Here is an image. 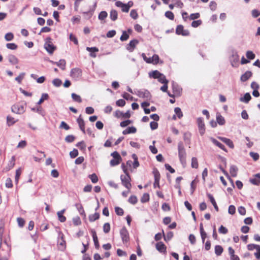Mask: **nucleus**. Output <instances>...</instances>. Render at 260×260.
<instances>
[{"instance_id":"obj_1","label":"nucleus","mask_w":260,"mask_h":260,"mask_svg":"<svg viewBox=\"0 0 260 260\" xmlns=\"http://www.w3.org/2000/svg\"><path fill=\"white\" fill-rule=\"evenodd\" d=\"M178 150L180 162L183 167H185L186 165V153L183 144L181 141L178 143Z\"/></svg>"},{"instance_id":"obj_2","label":"nucleus","mask_w":260,"mask_h":260,"mask_svg":"<svg viewBox=\"0 0 260 260\" xmlns=\"http://www.w3.org/2000/svg\"><path fill=\"white\" fill-rule=\"evenodd\" d=\"M44 48L49 54H52L57 47L52 43V39L48 37L45 40Z\"/></svg>"},{"instance_id":"obj_3","label":"nucleus","mask_w":260,"mask_h":260,"mask_svg":"<svg viewBox=\"0 0 260 260\" xmlns=\"http://www.w3.org/2000/svg\"><path fill=\"white\" fill-rule=\"evenodd\" d=\"M26 105V103H17L12 106L11 110L15 113L21 114L25 111V107Z\"/></svg>"},{"instance_id":"obj_4","label":"nucleus","mask_w":260,"mask_h":260,"mask_svg":"<svg viewBox=\"0 0 260 260\" xmlns=\"http://www.w3.org/2000/svg\"><path fill=\"white\" fill-rule=\"evenodd\" d=\"M57 246L58 249L61 251H63L66 248V242L64 239V235L61 232L58 233Z\"/></svg>"},{"instance_id":"obj_5","label":"nucleus","mask_w":260,"mask_h":260,"mask_svg":"<svg viewBox=\"0 0 260 260\" xmlns=\"http://www.w3.org/2000/svg\"><path fill=\"white\" fill-rule=\"evenodd\" d=\"M122 184L128 190H130L132 187L131 183V178L129 174H126L125 175H121L120 176Z\"/></svg>"},{"instance_id":"obj_6","label":"nucleus","mask_w":260,"mask_h":260,"mask_svg":"<svg viewBox=\"0 0 260 260\" xmlns=\"http://www.w3.org/2000/svg\"><path fill=\"white\" fill-rule=\"evenodd\" d=\"M120 235L123 244H126L129 241V235L125 226L121 228L120 231Z\"/></svg>"},{"instance_id":"obj_7","label":"nucleus","mask_w":260,"mask_h":260,"mask_svg":"<svg viewBox=\"0 0 260 260\" xmlns=\"http://www.w3.org/2000/svg\"><path fill=\"white\" fill-rule=\"evenodd\" d=\"M82 70L78 68H73L70 72L71 77L75 80H78L82 76Z\"/></svg>"},{"instance_id":"obj_8","label":"nucleus","mask_w":260,"mask_h":260,"mask_svg":"<svg viewBox=\"0 0 260 260\" xmlns=\"http://www.w3.org/2000/svg\"><path fill=\"white\" fill-rule=\"evenodd\" d=\"M231 65L233 67H237L239 60V56L237 52L235 51H232V54L230 57Z\"/></svg>"},{"instance_id":"obj_9","label":"nucleus","mask_w":260,"mask_h":260,"mask_svg":"<svg viewBox=\"0 0 260 260\" xmlns=\"http://www.w3.org/2000/svg\"><path fill=\"white\" fill-rule=\"evenodd\" d=\"M136 94L141 98L150 99L151 95L150 92L147 89L138 90Z\"/></svg>"},{"instance_id":"obj_10","label":"nucleus","mask_w":260,"mask_h":260,"mask_svg":"<svg viewBox=\"0 0 260 260\" xmlns=\"http://www.w3.org/2000/svg\"><path fill=\"white\" fill-rule=\"evenodd\" d=\"M176 33L178 35L183 36H188L190 35L189 31L187 29H184L183 26L181 24L177 26Z\"/></svg>"},{"instance_id":"obj_11","label":"nucleus","mask_w":260,"mask_h":260,"mask_svg":"<svg viewBox=\"0 0 260 260\" xmlns=\"http://www.w3.org/2000/svg\"><path fill=\"white\" fill-rule=\"evenodd\" d=\"M197 123L199 133L201 136H203L205 132V124L203 121V118L202 117L198 118L197 119Z\"/></svg>"},{"instance_id":"obj_12","label":"nucleus","mask_w":260,"mask_h":260,"mask_svg":"<svg viewBox=\"0 0 260 260\" xmlns=\"http://www.w3.org/2000/svg\"><path fill=\"white\" fill-rule=\"evenodd\" d=\"M139 41L137 39H133L131 40L129 43L126 45V49L129 52H133L135 49L136 45H138Z\"/></svg>"},{"instance_id":"obj_13","label":"nucleus","mask_w":260,"mask_h":260,"mask_svg":"<svg viewBox=\"0 0 260 260\" xmlns=\"http://www.w3.org/2000/svg\"><path fill=\"white\" fill-rule=\"evenodd\" d=\"M114 116L118 118L121 117L125 118H129L131 117V114L129 110H128L125 113H123L119 110H116L114 113Z\"/></svg>"},{"instance_id":"obj_14","label":"nucleus","mask_w":260,"mask_h":260,"mask_svg":"<svg viewBox=\"0 0 260 260\" xmlns=\"http://www.w3.org/2000/svg\"><path fill=\"white\" fill-rule=\"evenodd\" d=\"M156 248L161 253H166L167 252V247L162 242H158L156 244Z\"/></svg>"},{"instance_id":"obj_15","label":"nucleus","mask_w":260,"mask_h":260,"mask_svg":"<svg viewBox=\"0 0 260 260\" xmlns=\"http://www.w3.org/2000/svg\"><path fill=\"white\" fill-rule=\"evenodd\" d=\"M172 88L174 93L176 95H179L182 91V88L174 81L172 82Z\"/></svg>"},{"instance_id":"obj_16","label":"nucleus","mask_w":260,"mask_h":260,"mask_svg":"<svg viewBox=\"0 0 260 260\" xmlns=\"http://www.w3.org/2000/svg\"><path fill=\"white\" fill-rule=\"evenodd\" d=\"M218 138L222 142L226 144L230 148L233 149L234 148V145L233 142L230 139L222 137H218Z\"/></svg>"},{"instance_id":"obj_17","label":"nucleus","mask_w":260,"mask_h":260,"mask_svg":"<svg viewBox=\"0 0 260 260\" xmlns=\"http://www.w3.org/2000/svg\"><path fill=\"white\" fill-rule=\"evenodd\" d=\"M77 121L79 125L80 129L82 131L83 134H85V122L83 119L82 118L81 115H80L77 118Z\"/></svg>"},{"instance_id":"obj_18","label":"nucleus","mask_w":260,"mask_h":260,"mask_svg":"<svg viewBox=\"0 0 260 260\" xmlns=\"http://www.w3.org/2000/svg\"><path fill=\"white\" fill-rule=\"evenodd\" d=\"M91 233L93 238L94 246L96 249H98L100 247V244L98 241V238L96 236V232L94 230H91Z\"/></svg>"},{"instance_id":"obj_19","label":"nucleus","mask_w":260,"mask_h":260,"mask_svg":"<svg viewBox=\"0 0 260 260\" xmlns=\"http://www.w3.org/2000/svg\"><path fill=\"white\" fill-rule=\"evenodd\" d=\"M50 62L53 64H56L58 67H59L61 70H64L66 68V62L64 59H60L57 62H54L52 60H50Z\"/></svg>"},{"instance_id":"obj_20","label":"nucleus","mask_w":260,"mask_h":260,"mask_svg":"<svg viewBox=\"0 0 260 260\" xmlns=\"http://www.w3.org/2000/svg\"><path fill=\"white\" fill-rule=\"evenodd\" d=\"M206 194H207V196L208 197V198H209L210 201L211 202V203L214 206L215 210L217 212H218L219 211V208L217 206V205L216 204V202L213 196L211 194H210V193H208V192H207Z\"/></svg>"},{"instance_id":"obj_21","label":"nucleus","mask_w":260,"mask_h":260,"mask_svg":"<svg viewBox=\"0 0 260 260\" xmlns=\"http://www.w3.org/2000/svg\"><path fill=\"white\" fill-rule=\"evenodd\" d=\"M252 76V73L251 71H247L244 74L242 75L240 77V80L242 82H245Z\"/></svg>"},{"instance_id":"obj_22","label":"nucleus","mask_w":260,"mask_h":260,"mask_svg":"<svg viewBox=\"0 0 260 260\" xmlns=\"http://www.w3.org/2000/svg\"><path fill=\"white\" fill-rule=\"evenodd\" d=\"M210 140L214 145H215L216 146H217V147H218L225 152H228V150L225 147V146L222 144L218 141L216 139L212 137L210 138Z\"/></svg>"},{"instance_id":"obj_23","label":"nucleus","mask_w":260,"mask_h":260,"mask_svg":"<svg viewBox=\"0 0 260 260\" xmlns=\"http://www.w3.org/2000/svg\"><path fill=\"white\" fill-rule=\"evenodd\" d=\"M86 50L90 52V56L92 57H95L96 55L95 53L99 51V49L96 47H87Z\"/></svg>"},{"instance_id":"obj_24","label":"nucleus","mask_w":260,"mask_h":260,"mask_svg":"<svg viewBox=\"0 0 260 260\" xmlns=\"http://www.w3.org/2000/svg\"><path fill=\"white\" fill-rule=\"evenodd\" d=\"M254 176L255 178L250 179V182L254 185H259L260 184V174L259 173L256 174L254 175Z\"/></svg>"},{"instance_id":"obj_25","label":"nucleus","mask_w":260,"mask_h":260,"mask_svg":"<svg viewBox=\"0 0 260 260\" xmlns=\"http://www.w3.org/2000/svg\"><path fill=\"white\" fill-rule=\"evenodd\" d=\"M8 59L10 63L12 64H16L18 63L19 60L16 56L13 54H10L8 56Z\"/></svg>"},{"instance_id":"obj_26","label":"nucleus","mask_w":260,"mask_h":260,"mask_svg":"<svg viewBox=\"0 0 260 260\" xmlns=\"http://www.w3.org/2000/svg\"><path fill=\"white\" fill-rule=\"evenodd\" d=\"M137 132V129L135 127L132 126L131 127H127L126 129H124L122 132V134L124 135L129 134H135Z\"/></svg>"},{"instance_id":"obj_27","label":"nucleus","mask_w":260,"mask_h":260,"mask_svg":"<svg viewBox=\"0 0 260 260\" xmlns=\"http://www.w3.org/2000/svg\"><path fill=\"white\" fill-rule=\"evenodd\" d=\"M216 122L220 125H223L225 123L224 117L219 113L216 114Z\"/></svg>"},{"instance_id":"obj_28","label":"nucleus","mask_w":260,"mask_h":260,"mask_svg":"<svg viewBox=\"0 0 260 260\" xmlns=\"http://www.w3.org/2000/svg\"><path fill=\"white\" fill-rule=\"evenodd\" d=\"M200 231L201 234V236L202 240L203 243H204L205 239L207 237L206 233L204 230L203 224L202 223H200Z\"/></svg>"},{"instance_id":"obj_29","label":"nucleus","mask_w":260,"mask_h":260,"mask_svg":"<svg viewBox=\"0 0 260 260\" xmlns=\"http://www.w3.org/2000/svg\"><path fill=\"white\" fill-rule=\"evenodd\" d=\"M66 209H63L57 213L58 219L61 222H64L66 221V217L63 215Z\"/></svg>"},{"instance_id":"obj_30","label":"nucleus","mask_w":260,"mask_h":260,"mask_svg":"<svg viewBox=\"0 0 260 260\" xmlns=\"http://www.w3.org/2000/svg\"><path fill=\"white\" fill-rule=\"evenodd\" d=\"M161 75V73L157 70L153 71L149 73V77L154 79H157Z\"/></svg>"},{"instance_id":"obj_31","label":"nucleus","mask_w":260,"mask_h":260,"mask_svg":"<svg viewBox=\"0 0 260 260\" xmlns=\"http://www.w3.org/2000/svg\"><path fill=\"white\" fill-rule=\"evenodd\" d=\"M251 96L249 93H246L243 97L240 98V101L242 102L248 103L251 100Z\"/></svg>"},{"instance_id":"obj_32","label":"nucleus","mask_w":260,"mask_h":260,"mask_svg":"<svg viewBox=\"0 0 260 260\" xmlns=\"http://www.w3.org/2000/svg\"><path fill=\"white\" fill-rule=\"evenodd\" d=\"M238 171V169L236 166L232 165L230 167V173L232 177H235L237 176Z\"/></svg>"},{"instance_id":"obj_33","label":"nucleus","mask_w":260,"mask_h":260,"mask_svg":"<svg viewBox=\"0 0 260 260\" xmlns=\"http://www.w3.org/2000/svg\"><path fill=\"white\" fill-rule=\"evenodd\" d=\"M152 173L154 175V180H155V182H157L158 181H159L160 175L157 169L155 168H154Z\"/></svg>"},{"instance_id":"obj_34","label":"nucleus","mask_w":260,"mask_h":260,"mask_svg":"<svg viewBox=\"0 0 260 260\" xmlns=\"http://www.w3.org/2000/svg\"><path fill=\"white\" fill-rule=\"evenodd\" d=\"M118 13L115 10H112L110 12V18L112 21H115L117 20Z\"/></svg>"},{"instance_id":"obj_35","label":"nucleus","mask_w":260,"mask_h":260,"mask_svg":"<svg viewBox=\"0 0 260 260\" xmlns=\"http://www.w3.org/2000/svg\"><path fill=\"white\" fill-rule=\"evenodd\" d=\"M191 136V134L190 133L188 132L184 133L183 134L184 141L187 144H189L190 143Z\"/></svg>"},{"instance_id":"obj_36","label":"nucleus","mask_w":260,"mask_h":260,"mask_svg":"<svg viewBox=\"0 0 260 260\" xmlns=\"http://www.w3.org/2000/svg\"><path fill=\"white\" fill-rule=\"evenodd\" d=\"M162 234L164 236V238L165 241L168 242V241L170 240L173 237V233L172 232H169L167 235L165 236L164 230L162 231Z\"/></svg>"},{"instance_id":"obj_37","label":"nucleus","mask_w":260,"mask_h":260,"mask_svg":"<svg viewBox=\"0 0 260 260\" xmlns=\"http://www.w3.org/2000/svg\"><path fill=\"white\" fill-rule=\"evenodd\" d=\"M88 218H89V220L90 222H93V221L99 219L100 214L99 213L96 212L93 214L89 215Z\"/></svg>"},{"instance_id":"obj_38","label":"nucleus","mask_w":260,"mask_h":260,"mask_svg":"<svg viewBox=\"0 0 260 260\" xmlns=\"http://www.w3.org/2000/svg\"><path fill=\"white\" fill-rule=\"evenodd\" d=\"M132 158L134 159V162L133 164V168L134 169H136L140 166L139 162L138 161V157L136 154H133Z\"/></svg>"},{"instance_id":"obj_39","label":"nucleus","mask_w":260,"mask_h":260,"mask_svg":"<svg viewBox=\"0 0 260 260\" xmlns=\"http://www.w3.org/2000/svg\"><path fill=\"white\" fill-rule=\"evenodd\" d=\"M223 249L220 245H216L215 246V253L217 256L220 255L223 252Z\"/></svg>"},{"instance_id":"obj_40","label":"nucleus","mask_w":260,"mask_h":260,"mask_svg":"<svg viewBox=\"0 0 260 260\" xmlns=\"http://www.w3.org/2000/svg\"><path fill=\"white\" fill-rule=\"evenodd\" d=\"M15 164V156H13L11 160L9 161V163L8 164V170H10L12 169Z\"/></svg>"},{"instance_id":"obj_41","label":"nucleus","mask_w":260,"mask_h":260,"mask_svg":"<svg viewBox=\"0 0 260 260\" xmlns=\"http://www.w3.org/2000/svg\"><path fill=\"white\" fill-rule=\"evenodd\" d=\"M71 96L75 102L80 103L82 101L81 96L75 93H72Z\"/></svg>"},{"instance_id":"obj_42","label":"nucleus","mask_w":260,"mask_h":260,"mask_svg":"<svg viewBox=\"0 0 260 260\" xmlns=\"http://www.w3.org/2000/svg\"><path fill=\"white\" fill-rule=\"evenodd\" d=\"M75 206L78 210L79 212L81 215H84L85 216V213L83 209L82 205L80 203H77L75 204Z\"/></svg>"},{"instance_id":"obj_43","label":"nucleus","mask_w":260,"mask_h":260,"mask_svg":"<svg viewBox=\"0 0 260 260\" xmlns=\"http://www.w3.org/2000/svg\"><path fill=\"white\" fill-rule=\"evenodd\" d=\"M108 16V13L105 11H101L98 16V18L100 20H105Z\"/></svg>"},{"instance_id":"obj_44","label":"nucleus","mask_w":260,"mask_h":260,"mask_svg":"<svg viewBox=\"0 0 260 260\" xmlns=\"http://www.w3.org/2000/svg\"><path fill=\"white\" fill-rule=\"evenodd\" d=\"M158 81L162 84H168V80L166 79V76L161 73V75L157 78Z\"/></svg>"},{"instance_id":"obj_45","label":"nucleus","mask_w":260,"mask_h":260,"mask_svg":"<svg viewBox=\"0 0 260 260\" xmlns=\"http://www.w3.org/2000/svg\"><path fill=\"white\" fill-rule=\"evenodd\" d=\"M75 139L76 137L74 135H70L66 136V137L64 139V140L67 143H72L75 140Z\"/></svg>"},{"instance_id":"obj_46","label":"nucleus","mask_w":260,"mask_h":260,"mask_svg":"<svg viewBox=\"0 0 260 260\" xmlns=\"http://www.w3.org/2000/svg\"><path fill=\"white\" fill-rule=\"evenodd\" d=\"M49 98V95L47 93H43L40 100L37 103L38 105H41L44 100H47Z\"/></svg>"},{"instance_id":"obj_47","label":"nucleus","mask_w":260,"mask_h":260,"mask_svg":"<svg viewBox=\"0 0 260 260\" xmlns=\"http://www.w3.org/2000/svg\"><path fill=\"white\" fill-rule=\"evenodd\" d=\"M246 56L249 60H252L255 58V55L251 51H247L246 53Z\"/></svg>"},{"instance_id":"obj_48","label":"nucleus","mask_w":260,"mask_h":260,"mask_svg":"<svg viewBox=\"0 0 260 260\" xmlns=\"http://www.w3.org/2000/svg\"><path fill=\"white\" fill-rule=\"evenodd\" d=\"M149 201V194L148 193H145L141 198V202L142 203H146Z\"/></svg>"},{"instance_id":"obj_49","label":"nucleus","mask_w":260,"mask_h":260,"mask_svg":"<svg viewBox=\"0 0 260 260\" xmlns=\"http://www.w3.org/2000/svg\"><path fill=\"white\" fill-rule=\"evenodd\" d=\"M174 112L175 114L177 115V117L179 119H181L183 117V113L180 108L176 107L174 109Z\"/></svg>"},{"instance_id":"obj_50","label":"nucleus","mask_w":260,"mask_h":260,"mask_svg":"<svg viewBox=\"0 0 260 260\" xmlns=\"http://www.w3.org/2000/svg\"><path fill=\"white\" fill-rule=\"evenodd\" d=\"M191 166L192 168L197 169L198 168V161L196 157H193L192 158Z\"/></svg>"},{"instance_id":"obj_51","label":"nucleus","mask_w":260,"mask_h":260,"mask_svg":"<svg viewBox=\"0 0 260 260\" xmlns=\"http://www.w3.org/2000/svg\"><path fill=\"white\" fill-rule=\"evenodd\" d=\"M129 38V35L127 34L126 31H123L122 35L120 38V40L121 41H126Z\"/></svg>"},{"instance_id":"obj_52","label":"nucleus","mask_w":260,"mask_h":260,"mask_svg":"<svg viewBox=\"0 0 260 260\" xmlns=\"http://www.w3.org/2000/svg\"><path fill=\"white\" fill-rule=\"evenodd\" d=\"M128 202L133 205H135L138 202L137 197L136 196H131L129 198Z\"/></svg>"},{"instance_id":"obj_53","label":"nucleus","mask_w":260,"mask_h":260,"mask_svg":"<svg viewBox=\"0 0 260 260\" xmlns=\"http://www.w3.org/2000/svg\"><path fill=\"white\" fill-rule=\"evenodd\" d=\"M76 146L81 150H84L86 147V145L84 141L77 143Z\"/></svg>"},{"instance_id":"obj_54","label":"nucleus","mask_w":260,"mask_h":260,"mask_svg":"<svg viewBox=\"0 0 260 260\" xmlns=\"http://www.w3.org/2000/svg\"><path fill=\"white\" fill-rule=\"evenodd\" d=\"M52 84L55 87H59L62 84V81L58 78H55L53 80Z\"/></svg>"},{"instance_id":"obj_55","label":"nucleus","mask_w":260,"mask_h":260,"mask_svg":"<svg viewBox=\"0 0 260 260\" xmlns=\"http://www.w3.org/2000/svg\"><path fill=\"white\" fill-rule=\"evenodd\" d=\"M6 47L7 48L11 50H16L18 48V46L14 43H7Z\"/></svg>"},{"instance_id":"obj_56","label":"nucleus","mask_w":260,"mask_h":260,"mask_svg":"<svg viewBox=\"0 0 260 260\" xmlns=\"http://www.w3.org/2000/svg\"><path fill=\"white\" fill-rule=\"evenodd\" d=\"M88 177L91 179L92 182L93 183H95L98 181V177L95 173L89 175Z\"/></svg>"},{"instance_id":"obj_57","label":"nucleus","mask_w":260,"mask_h":260,"mask_svg":"<svg viewBox=\"0 0 260 260\" xmlns=\"http://www.w3.org/2000/svg\"><path fill=\"white\" fill-rule=\"evenodd\" d=\"M7 124L9 126L12 125L16 122V121L14 120V118L10 116H7Z\"/></svg>"},{"instance_id":"obj_58","label":"nucleus","mask_w":260,"mask_h":260,"mask_svg":"<svg viewBox=\"0 0 260 260\" xmlns=\"http://www.w3.org/2000/svg\"><path fill=\"white\" fill-rule=\"evenodd\" d=\"M115 212L118 216H122L124 214L123 210L119 207H115Z\"/></svg>"},{"instance_id":"obj_59","label":"nucleus","mask_w":260,"mask_h":260,"mask_svg":"<svg viewBox=\"0 0 260 260\" xmlns=\"http://www.w3.org/2000/svg\"><path fill=\"white\" fill-rule=\"evenodd\" d=\"M111 155L113 157V159L122 160V158L117 151H114L111 154Z\"/></svg>"},{"instance_id":"obj_60","label":"nucleus","mask_w":260,"mask_h":260,"mask_svg":"<svg viewBox=\"0 0 260 260\" xmlns=\"http://www.w3.org/2000/svg\"><path fill=\"white\" fill-rule=\"evenodd\" d=\"M165 16L168 19L173 20L174 19V15L173 12L170 11H168L165 13Z\"/></svg>"},{"instance_id":"obj_61","label":"nucleus","mask_w":260,"mask_h":260,"mask_svg":"<svg viewBox=\"0 0 260 260\" xmlns=\"http://www.w3.org/2000/svg\"><path fill=\"white\" fill-rule=\"evenodd\" d=\"M25 74V73H20L18 76L15 78V81H16L18 83L20 84L22 79L24 78Z\"/></svg>"},{"instance_id":"obj_62","label":"nucleus","mask_w":260,"mask_h":260,"mask_svg":"<svg viewBox=\"0 0 260 260\" xmlns=\"http://www.w3.org/2000/svg\"><path fill=\"white\" fill-rule=\"evenodd\" d=\"M110 231V225L109 223L107 222L104 224L103 231L105 233H108Z\"/></svg>"},{"instance_id":"obj_63","label":"nucleus","mask_w":260,"mask_h":260,"mask_svg":"<svg viewBox=\"0 0 260 260\" xmlns=\"http://www.w3.org/2000/svg\"><path fill=\"white\" fill-rule=\"evenodd\" d=\"M14 38V35L12 32H8L5 35V39L7 41H12Z\"/></svg>"},{"instance_id":"obj_64","label":"nucleus","mask_w":260,"mask_h":260,"mask_svg":"<svg viewBox=\"0 0 260 260\" xmlns=\"http://www.w3.org/2000/svg\"><path fill=\"white\" fill-rule=\"evenodd\" d=\"M249 155L254 161H256L259 159V155L256 152H250Z\"/></svg>"}]
</instances>
